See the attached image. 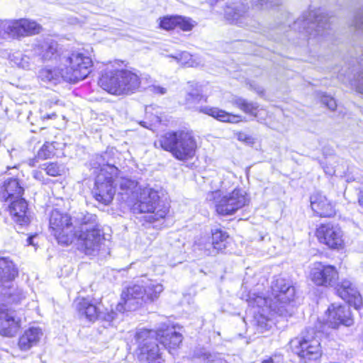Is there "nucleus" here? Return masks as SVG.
<instances>
[{"label": "nucleus", "instance_id": "f257e3e1", "mask_svg": "<svg viewBox=\"0 0 363 363\" xmlns=\"http://www.w3.org/2000/svg\"><path fill=\"white\" fill-rule=\"evenodd\" d=\"M120 189L121 194H135L130 211L134 214L143 215V225L156 228L162 225L169 217L170 206L162 200L157 190L149 186L138 187L136 181L128 178L121 179Z\"/></svg>", "mask_w": 363, "mask_h": 363}, {"label": "nucleus", "instance_id": "f03ea898", "mask_svg": "<svg viewBox=\"0 0 363 363\" xmlns=\"http://www.w3.org/2000/svg\"><path fill=\"white\" fill-rule=\"evenodd\" d=\"M134 339L139 363H165L159 344L171 352L179 347L183 337L179 333L168 328H141L136 330Z\"/></svg>", "mask_w": 363, "mask_h": 363}, {"label": "nucleus", "instance_id": "7ed1b4c3", "mask_svg": "<svg viewBox=\"0 0 363 363\" xmlns=\"http://www.w3.org/2000/svg\"><path fill=\"white\" fill-rule=\"evenodd\" d=\"M125 60L115 59L104 62L97 79V85L113 96H127L138 91L142 78L138 72L123 68Z\"/></svg>", "mask_w": 363, "mask_h": 363}, {"label": "nucleus", "instance_id": "20e7f679", "mask_svg": "<svg viewBox=\"0 0 363 363\" xmlns=\"http://www.w3.org/2000/svg\"><path fill=\"white\" fill-rule=\"evenodd\" d=\"M155 145L183 162L193 160L199 150L195 134L186 129L167 131L158 137Z\"/></svg>", "mask_w": 363, "mask_h": 363}, {"label": "nucleus", "instance_id": "39448f33", "mask_svg": "<svg viewBox=\"0 0 363 363\" xmlns=\"http://www.w3.org/2000/svg\"><path fill=\"white\" fill-rule=\"evenodd\" d=\"M289 350L303 363L320 362L323 355L321 338L313 329H308L288 343Z\"/></svg>", "mask_w": 363, "mask_h": 363}, {"label": "nucleus", "instance_id": "423d86ee", "mask_svg": "<svg viewBox=\"0 0 363 363\" xmlns=\"http://www.w3.org/2000/svg\"><path fill=\"white\" fill-rule=\"evenodd\" d=\"M208 196V200L213 203L216 213L219 216H233L250 202L249 194L238 186L226 194H223L219 189L211 191Z\"/></svg>", "mask_w": 363, "mask_h": 363}, {"label": "nucleus", "instance_id": "0eeeda50", "mask_svg": "<svg viewBox=\"0 0 363 363\" xmlns=\"http://www.w3.org/2000/svg\"><path fill=\"white\" fill-rule=\"evenodd\" d=\"M65 62L63 80L72 84L87 78L94 66L91 56L79 50L72 51L65 57Z\"/></svg>", "mask_w": 363, "mask_h": 363}, {"label": "nucleus", "instance_id": "6e6552de", "mask_svg": "<svg viewBox=\"0 0 363 363\" xmlns=\"http://www.w3.org/2000/svg\"><path fill=\"white\" fill-rule=\"evenodd\" d=\"M49 228L59 245L67 247L77 240V230L73 218L67 212L57 209L52 210L49 220Z\"/></svg>", "mask_w": 363, "mask_h": 363}, {"label": "nucleus", "instance_id": "1a4fd4ad", "mask_svg": "<svg viewBox=\"0 0 363 363\" xmlns=\"http://www.w3.org/2000/svg\"><path fill=\"white\" fill-rule=\"evenodd\" d=\"M313 236L320 245L330 251H343L347 247L345 230L337 223H320L313 230Z\"/></svg>", "mask_w": 363, "mask_h": 363}, {"label": "nucleus", "instance_id": "9d476101", "mask_svg": "<svg viewBox=\"0 0 363 363\" xmlns=\"http://www.w3.org/2000/svg\"><path fill=\"white\" fill-rule=\"evenodd\" d=\"M42 26L37 21L21 18L0 23V40H13L40 34Z\"/></svg>", "mask_w": 363, "mask_h": 363}, {"label": "nucleus", "instance_id": "9b49d317", "mask_svg": "<svg viewBox=\"0 0 363 363\" xmlns=\"http://www.w3.org/2000/svg\"><path fill=\"white\" fill-rule=\"evenodd\" d=\"M325 319L318 320L319 328L332 330L350 328L354 323V314L350 306L341 303H330L324 312Z\"/></svg>", "mask_w": 363, "mask_h": 363}, {"label": "nucleus", "instance_id": "f8f14e48", "mask_svg": "<svg viewBox=\"0 0 363 363\" xmlns=\"http://www.w3.org/2000/svg\"><path fill=\"white\" fill-rule=\"evenodd\" d=\"M307 278L315 287L330 289L339 281L340 272L334 264L317 261L310 267Z\"/></svg>", "mask_w": 363, "mask_h": 363}, {"label": "nucleus", "instance_id": "ddd939ff", "mask_svg": "<svg viewBox=\"0 0 363 363\" xmlns=\"http://www.w3.org/2000/svg\"><path fill=\"white\" fill-rule=\"evenodd\" d=\"M74 306L78 316L89 323L96 322L103 313L101 298H96L91 296H77L74 300Z\"/></svg>", "mask_w": 363, "mask_h": 363}, {"label": "nucleus", "instance_id": "4468645a", "mask_svg": "<svg viewBox=\"0 0 363 363\" xmlns=\"http://www.w3.org/2000/svg\"><path fill=\"white\" fill-rule=\"evenodd\" d=\"M333 289L335 295L348 306L358 311L363 309V297L352 281L348 279L337 281Z\"/></svg>", "mask_w": 363, "mask_h": 363}, {"label": "nucleus", "instance_id": "2eb2a0df", "mask_svg": "<svg viewBox=\"0 0 363 363\" xmlns=\"http://www.w3.org/2000/svg\"><path fill=\"white\" fill-rule=\"evenodd\" d=\"M309 207L313 216L319 218H333L337 210L336 202L329 199L322 191H315L309 196Z\"/></svg>", "mask_w": 363, "mask_h": 363}, {"label": "nucleus", "instance_id": "dca6fc26", "mask_svg": "<svg viewBox=\"0 0 363 363\" xmlns=\"http://www.w3.org/2000/svg\"><path fill=\"white\" fill-rule=\"evenodd\" d=\"M120 301L116 306L118 313L135 311L142 307L143 286L133 284L123 289L120 295Z\"/></svg>", "mask_w": 363, "mask_h": 363}, {"label": "nucleus", "instance_id": "f3484780", "mask_svg": "<svg viewBox=\"0 0 363 363\" xmlns=\"http://www.w3.org/2000/svg\"><path fill=\"white\" fill-rule=\"evenodd\" d=\"M22 328V318L5 304H0V336L14 337Z\"/></svg>", "mask_w": 363, "mask_h": 363}, {"label": "nucleus", "instance_id": "a211bd4d", "mask_svg": "<svg viewBox=\"0 0 363 363\" xmlns=\"http://www.w3.org/2000/svg\"><path fill=\"white\" fill-rule=\"evenodd\" d=\"M6 211L13 222L18 226H28L31 223L29 203L24 197H17L9 202Z\"/></svg>", "mask_w": 363, "mask_h": 363}, {"label": "nucleus", "instance_id": "6ab92c4d", "mask_svg": "<svg viewBox=\"0 0 363 363\" xmlns=\"http://www.w3.org/2000/svg\"><path fill=\"white\" fill-rule=\"evenodd\" d=\"M18 264L9 257H0V289H10L19 277Z\"/></svg>", "mask_w": 363, "mask_h": 363}, {"label": "nucleus", "instance_id": "aec40b11", "mask_svg": "<svg viewBox=\"0 0 363 363\" xmlns=\"http://www.w3.org/2000/svg\"><path fill=\"white\" fill-rule=\"evenodd\" d=\"M104 240V238L98 225H94L86 230H81L79 234L77 233L76 240L80 241L82 250L86 255L99 249Z\"/></svg>", "mask_w": 363, "mask_h": 363}, {"label": "nucleus", "instance_id": "412c9836", "mask_svg": "<svg viewBox=\"0 0 363 363\" xmlns=\"http://www.w3.org/2000/svg\"><path fill=\"white\" fill-rule=\"evenodd\" d=\"M230 242L231 238L227 231L220 228L211 229L208 238L210 248L206 250L208 255L225 254Z\"/></svg>", "mask_w": 363, "mask_h": 363}, {"label": "nucleus", "instance_id": "4be33fe9", "mask_svg": "<svg viewBox=\"0 0 363 363\" xmlns=\"http://www.w3.org/2000/svg\"><path fill=\"white\" fill-rule=\"evenodd\" d=\"M25 189L18 178L11 177L0 184V201L9 203L17 197H23Z\"/></svg>", "mask_w": 363, "mask_h": 363}, {"label": "nucleus", "instance_id": "5701e85b", "mask_svg": "<svg viewBox=\"0 0 363 363\" xmlns=\"http://www.w3.org/2000/svg\"><path fill=\"white\" fill-rule=\"evenodd\" d=\"M199 112L213 118L225 123H240L245 121V117L238 113H233L214 106H203L199 108Z\"/></svg>", "mask_w": 363, "mask_h": 363}, {"label": "nucleus", "instance_id": "b1692460", "mask_svg": "<svg viewBox=\"0 0 363 363\" xmlns=\"http://www.w3.org/2000/svg\"><path fill=\"white\" fill-rule=\"evenodd\" d=\"M115 194L116 187L114 184L95 180L92 196L98 203L104 206H108L113 201Z\"/></svg>", "mask_w": 363, "mask_h": 363}, {"label": "nucleus", "instance_id": "393cba45", "mask_svg": "<svg viewBox=\"0 0 363 363\" xmlns=\"http://www.w3.org/2000/svg\"><path fill=\"white\" fill-rule=\"evenodd\" d=\"M43 335L42 330L38 327H30L19 336L17 345L21 351H27L35 346Z\"/></svg>", "mask_w": 363, "mask_h": 363}, {"label": "nucleus", "instance_id": "a878e982", "mask_svg": "<svg viewBox=\"0 0 363 363\" xmlns=\"http://www.w3.org/2000/svg\"><path fill=\"white\" fill-rule=\"evenodd\" d=\"M277 286L278 289L274 294V301L278 308H284L295 301L296 289L293 286L284 283Z\"/></svg>", "mask_w": 363, "mask_h": 363}, {"label": "nucleus", "instance_id": "bb28decb", "mask_svg": "<svg viewBox=\"0 0 363 363\" xmlns=\"http://www.w3.org/2000/svg\"><path fill=\"white\" fill-rule=\"evenodd\" d=\"M37 48L43 62L57 60L61 57V50L56 40H45L38 44Z\"/></svg>", "mask_w": 363, "mask_h": 363}, {"label": "nucleus", "instance_id": "cd10ccee", "mask_svg": "<svg viewBox=\"0 0 363 363\" xmlns=\"http://www.w3.org/2000/svg\"><path fill=\"white\" fill-rule=\"evenodd\" d=\"M119 174V169L113 164H104L96 169L95 180L114 184Z\"/></svg>", "mask_w": 363, "mask_h": 363}, {"label": "nucleus", "instance_id": "c85d7f7f", "mask_svg": "<svg viewBox=\"0 0 363 363\" xmlns=\"http://www.w3.org/2000/svg\"><path fill=\"white\" fill-rule=\"evenodd\" d=\"M60 144L52 141H46L38 150L35 159L37 160H47L57 157L61 153Z\"/></svg>", "mask_w": 363, "mask_h": 363}, {"label": "nucleus", "instance_id": "c756f323", "mask_svg": "<svg viewBox=\"0 0 363 363\" xmlns=\"http://www.w3.org/2000/svg\"><path fill=\"white\" fill-rule=\"evenodd\" d=\"M232 104L248 116L254 118L258 117L259 108L257 104L242 97H236L233 100Z\"/></svg>", "mask_w": 363, "mask_h": 363}, {"label": "nucleus", "instance_id": "7c9ffc66", "mask_svg": "<svg viewBox=\"0 0 363 363\" xmlns=\"http://www.w3.org/2000/svg\"><path fill=\"white\" fill-rule=\"evenodd\" d=\"M39 77L43 82H59L63 79V69L57 67H44L39 72Z\"/></svg>", "mask_w": 363, "mask_h": 363}, {"label": "nucleus", "instance_id": "2f4dec72", "mask_svg": "<svg viewBox=\"0 0 363 363\" xmlns=\"http://www.w3.org/2000/svg\"><path fill=\"white\" fill-rule=\"evenodd\" d=\"M188 86L189 91L187 93L185 101L186 103L190 104L194 101H200L202 99L206 102L208 97L202 94V90L200 85L196 83L189 82Z\"/></svg>", "mask_w": 363, "mask_h": 363}, {"label": "nucleus", "instance_id": "473e14b6", "mask_svg": "<svg viewBox=\"0 0 363 363\" xmlns=\"http://www.w3.org/2000/svg\"><path fill=\"white\" fill-rule=\"evenodd\" d=\"M196 26V22L191 18L176 14L174 30H179L183 32H190Z\"/></svg>", "mask_w": 363, "mask_h": 363}, {"label": "nucleus", "instance_id": "72a5a7b5", "mask_svg": "<svg viewBox=\"0 0 363 363\" xmlns=\"http://www.w3.org/2000/svg\"><path fill=\"white\" fill-rule=\"evenodd\" d=\"M43 169L45 174L52 177H61L65 173L64 167L57 162H49L43 164Z\"/></svg>", "mask_w": 363, "mask_h": 363}, {"label": "nucleus", "instance_id": "f704fd0d", "mask_svg": "<svg viewBox=\"0 0 363 363\" xmlns=\"http://www.w3.org/2000/svg\"><path fill=\"white\" fill-rule=\"evenodd\" d=\"M158 286L151 285L145 288L143 287V303L145 304L157 299L160 295V291L157 290Z\"/></svg>", "mask_w": 363, "mask_h": 363}, {"label": "nucleus", "instance_id": "c9c22d12", "mask_svg": "<svg viewBox=\"0 0 363 363\" xmlns=\"http://www.w3.org/2000/svg\"><path fill=\"white\" fill-rule=\"evenodd\" d=\"M176 15H165L158 18V28L165 31L174 30Z\"/></svg>", "mask_w": 363, "mask_h": 363}, {"label": "nucleus", "instance_id": "e433bc0d", "mask_svg": "<svg viewBox=\"0 0 363 363\" xmlns=\"http://www.w3.org/2000/svg\"><path fill=\"white\" fill-rule=\"evenodd\" d=\"M235 135L238 141L246 145H253L255 143V139L252 135L246 134L242 131H238L235 133Z\"/></svg>", "mask_w": 363, "mask_h": 363}, {"label": "nucleus", "instance_id": "4c0bfd02", "mask_svg": "<svg viewBox=\"0 0 363 363\" xmlns=\"http://www.w3.org/2000/svg\"><path fill=\"white\" fill-rule=\"evenodd\" d=\"M323 104L329 109L334 111L337 108V104L335 99L332 96L323 95L322 97Z\"/></svg>", "mask_w": 363, "mask_h": 363}, {"label": "nucleus", "instance_id": "58836bf2", "mask_svg": "<svg viewBox=\"0 0 363 363\" xmlns=\"http://www.w3.org/2000/svg\"><path fill=\"white\" fill-rule=\"evenodd\" d=\"M262 300H264L262 296L257 294H253L252 296H248L246 301L250 306L254 307L256 303Z\"/></svg>", "mask_w": 363, "mask_h": 363}, {"label": "nucleus", "instance_id": "ea45409f", "mask_svg": "<svg viewBox=\"0 0 363 363\" xmlns=\"http://www.w3.org/2000/svg\"><path fill=\"white\" fill-rule=\"evenodd\" d=\"M57 118V113H55V112H52L51 113H45L44 115L42 116L41 118L42 120L45 121V120H53V119H56Z\"/></svg>", "mask_w": 363, "mask_h": 363}, {"label": "nucleus", "instance_id": "a19ab883", "mask_svg": "<svg viewBox=\"0 0 363 363\" xmlns=\"http://www.w3.org/2000/svg\"><path fill=\"white\" fill-rule=\"evenodd\" d=\"M357 203L359 207L363 210V188L360 189L357 193Z\"/></svg>", "mask_w": 363, "mask_h": 363}, {"label": "nucleus", "instance_id": "79ce46f5", "mask_svg": "<svg viewBox=\"0 0 363 363\" xmlns=\"http://www.w3.org/2000/svg\"><path fill=\"white\" fill-rule=\"evenodd\" d=\"M35 235H30L27 238V245H35L33 243V238Z\"/></svg>", "mask_w": 363, "mask_h": 363}, {"label": "nucleus", "instance_id": "37998d69", "mask_svg": "<svg viewBox=\"0 0 363 363\" xmlns=\"http://www.w3.org/2000/svg\"><path fill=\"white\" fill-rule=\"evenodd\" d=\"M52 104V101L45 103V104L43 105V108L40 110V111L43 112V111H47L48 108L51 107Z\"/></svg>", "mask_w": 363, "mask_h": 363}, {"label": "nucleus", "instance_id": "c03bdc74", "mask_svg": "<svg viewBox=\"0 0 363 363\" xmlns=\"http://www.w3.org/2000/svg\"><path fill=\"white\" fill-rule=\"evenodd\" d=\"M166 89L164 87L157 86L155 88V91L160 94H164L166 93Z\"/></svg>", "mask_w": 363, "mask_h": 363}, {"label": "nucleus", "instance_id": "a18cd8bd", "mask_svg": "<svg viewBox=\"0 0 363 363\" xmlns=\"http://www.w3.org/2000/svg\"><path fill=\"white\" fill-rule=\"evenodd\" d=\"M261 363H276L272 357H269L267 359L262 360Z\"/></svg>", "mask_w": 363, "mask_h": 363}, {"label": "nucleus", "instance_id": "49530a36", "mask_svg": "<svg viewBox=\"0 0 363 363\" xmlns=\"http://www.w3.org/2000/svg\"><path fill=\"white\" fill-rule=\"evenodd\" d=\"M12 296H13V294H9L6 296V297H7L8 298H11Z\"/></svg>", "mask_w": 363, "mask_h": 363}]
</instances>
